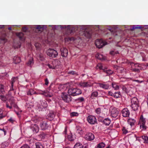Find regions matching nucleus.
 Masks as SVG:
<instances>
[{
	"label": "nucleus",
	"instance_id": "bb28decb",
	"mask_svg": "<svg viewBox=\"0 0 148 148\" xmlns=\"http://www.w3.org/2000/svg\"><path fill=\"white\" fill-rule=\"evenodd\" d=\"M85 36L87 38H90L91 36V33L90 32H86L84 34Z\"/></svg>",
	"mask_w": 148,
	"mask_h": 148
},
{
	"label": "nucleus",
	"instance_id": "338daca9",
	"mask_svg": "<svg viewBox=\"0 0 148 148\" xmlns=\"http://www.w3.org/2000/svg\"><path fill=\"white\" fill-rule=\"evenodd\" d=\"M2 56V51L1 50H0V58Z\"/></svg>",
	"mask_w": 148,
	"mask_h": 148
},
{
	"label": "nucleus",
	"instance_id": "ea45409f",
	"mask_svg": "<svg viewBox=\"0 0 148 148\" xmlns=\"http://www.w3.org/2000/svg\"><path fill=\"white\" fill-rule=\"evenodd\" d=\"M0 99L1 100L4 102H5L7 100L6 97L4 96L1 95H0Z\"/></svg>",
	"mask_w": 148,
	"mask_h": 148
},
{
	"label": "nucleus",
	"instance_id": "680f3d73",
	"mask_svg": "<svg viewBox=\"0 0 148 148\" xmlns=\"http://www.w3.org/2000/svg\"><path fill=\"white\" fill-rule=\"evenodd\" d=\"M27 30V28L25 27H23L22 28V31L24 32H26Z\"/></svg>",
	"mask_w": 148,
	"mask_h": 148
},
{
	"label": "nucleus",
	"instance_id": "b1692460",
	"mask_svg": "<svg viewBox=\"0 0 148 148\" xmlns=\"http://www.w3.org/2000/svg\"><path fill=\"white\" fill-rule=\"evenodd\" d=\"M76 129L77 130V133L80 134H83V132L81 127L77 126L76 127Z\"/></svg>",
	"mask_w": 148,
	"mask_h": 148
},
{
	"label": "nucleus",
	"instance_id": "8fccbe9b",
	"mask_svg": "<svg viewBox=\"0 0 148 148\" xmlns=\"http://www.w3.org/2000/svg\"><path fill=\"white\" fill-rule=\"evenodd\" d=\"M69 74H70L72 75H77V73L75 71H71L69 72Z\"/></svg>",
	"mask_w": 148,
	"mask_h": 148
},
{
	"label": "nucleus",
	"instance_id": "f257e3e1",
	"mask_svg": "<svg viewBox=\"0 0 148 148\" xmlns=\"http://www.w3.org/2000/svg\"><path fill=\"white\" fill-rule=\"evenodd\" d=\"M68 93L70 96H74L81 94L82 92L79 89L70 87L68 88Z\"/></svg>",
	"mask_w": 148,
	"mask_h": 148
},
{
	"label": "nucleus",
	"instance_id": "4c0bfd02",
	"mask_svg": "<svg viewBox=\"0 0 148 148\" xmlns=\"http://www.w3.org/2000/svg\"><path fill=\"white\" fill-rule=\"evenodd\" d=\"M0 133L2 135H5L6 134V131L4 128H0Z\"/></svg>",
	"mask_w": 148,
	"mask_h": 148
},
{
	"label": "nucleus",
	"instance_id": "774afa93",
	"mask_svg": "<svg viewBox=\"0 0 148 148\" xmlns=\"http://www.w3.org/2000/svg\"><path fill=\"white\" fill-rule=\"evenodd\" d=\"M39 57L40 58V60H42L43 59V58L42 56L40 55L39 56Z\"/></svg>",
	"mask_w": 148,
	"mask_h": 148
},
{
	"label": "nucleus",
	"instance_id": "c85d7f7f",
	"mask_svg": "<svg viewBox=\"0 0 148 148\" xmlns=\"http://www.w3.org/2000/svg\"><path fill=\"white\" fill-rule=\"evenodd\" d=\"M105 146V144L103 142H101L98 144L95 148H102Z\"/></svg>",
	"mask_w": 148,
	"mask_h": 148
},
{
	"label": "nucleus",
	"instance_id": "a18cd8bd",
	"mask_svg": "<svg viewBox=\"0 0 148 148\" xmlns=\"http://www.w3.org/2000/svg\"><path fill=\"white\" fill-rule=\"evenodd\" d=\"M45 134L43 132H41V134L39 135V136L41 138H45Z\"/></svg>",
	"mask_w": 148,
	"mask_h": 148
},
{
	"label": "nucleus",
	"instance_id": "aec40b11",
	"mask_svg": "<svg viewBox=\"0 0 148 148\" xmlns=\"http://www.w3.org/2000/svg\"><path fill=\"white\" fill-rule=\"evenodd\" d=\"M14 63L15 64L19 63L21 61V59L19 57H15L14 58Z\"/></svg>",
	"mask_w": 148,
	"mask_h": 148
},
{
	"label": "nucleus",
	"instance_id": "7ed1b4c3",
	"mask_svg": "<svg viewBox=\"0 0 148 148\" xmlns=\"http://www.w3.org/2000/svg\"><path fill=\"white\" fill-rule=\"evenodd\" d=\"M146 123V119L144 118L142 115H141L140 117L138 124L140 125V127L142 130H145L147 128V127L145 125Z\"/></svg>",
	"mask_w": 148,
	"mask_h": 148
},
{
	"label": "nucleus",
	"instance_id": "72a5a7b5",
	"mask_svg": "<svg viewBox=\"0 0 148 148\" xmlns=\"http://www.w3.org/2000/svg\"><path fill=\"white\" fill-rule=\"evenodd\" d=\"M103 71L106 72L108 75L111 74L113 73L112 71L110 70H107L106 69H103Z\"/></svg>",
	"mask_w": 148,
	"mask_h": 148
},
{
	"label": "nucleus",
	"instance_id": "37998d69",
	"mask_svg": "<svg viewBox=\"0 0 148 148\" xmlns=\"http://www.w3.org/2000/svg\"><path fill=\"white\" fill-rule=\"evenodd\" d=\"M38 109L39 111H43L46 110V109H44L43 106H42L41 105H39V106L38 107Z\"/></svg>",
	"mask_w": 148,
	"mask_h": 148
},
{
	"label": "nucleus",
	"instance_id": "bf43d9fd",
	"mask_svg": "<svg viewBox=\"0 0 148 148\" xmlns=\"http://www.w3.org/2000/svg\"><path fill=\"white\" fill-rule=\"evenodd\" d=\"M15 103L14 100H12L10 101V104L11 106H12Z\"/></svg>",
	"mask_w": 148,
	"mask_h": 148
},
{
	"label": "nucleus",
	"instance_id": "5701e85b",
	"mask_svg": "<svg viewBox=\"0 0 148 148\" xmlns=\"http://www.w3.org/2000/svg\"><path fill=\"white\" fill-rule=\"evenodd\" d=\"M16 34L19 37L20 40L23 39L24 34L22 32H17L16 33Z\"/></svg>",
	"mask_w": 148,
	"mask_h": 148
},
{
	"label": "nucleus",
	"instance_id": "2eb2a0df",
	"mask_svg": "<svg viewBox=\"0 0 148 148\" xmlns=\"http://www.w3.org/2000/svg\"><path fill=\"white\" fill-rule=\"evenodd\" d=\"M79 85L82 87H87L90 86V85L88 82H81L79 84Z\"/></svg>",
	"mask_w": 148,
	"mask_h": 148
},
{
	"label": "nucleus",
	"instance_id": "412c9836",
	"mask_svg": "<svg viewBox=\"0 0 148 148\" xmlns=\"http://www.w3.org/2000/svg\"><path fill=\"white\" fill-rule=\"evenodd\" d=\"M103 123L106 125H109L110 123V120L108 118L105 119L103 121Z\"/></svg>",
	"mask_w": 148,
	"mask_h": 148
},
{
	"label": "nucleus",
	"instance_id": "6ab92c4d",
	"mask_svg": "<svg viewBox=\"0 0 148 148\" xmlns=\"http://www.w3.org/2000/svg\"><path fill=\"white\" fill-rule=\"evenodd\" d=\"M128 122L131 126H132L134 125L136 122V121L134 119H129L128 120Z\"/></svg>",
	"mask_w": 148,
	"mask_h": 148
},
{
	"label": "nucleus",
	"instance_id": "69168bd1",
	"mask_svg": "<svg viewBox=\"0 0 148 148\" xmlns=\"http://www.w3.org/2000/svg\"><path fill=\"white\" fill-rule=\"evenodd\" d=\"M110 96H113V94L114 93H113L111 91H109L108 92Z\"/></svg>",
	"mask_w": 148,
	"mask_h": 148
},
{
	"label": "nucleus",
	"instance_id": "6e6d98bb",
	"mask_svg": "<svg viewBox=\"0 0 148 148\" xmlns=\"http://www.w3.org/2000/svg\"><path fill=\"white\" fill-rule=\"evenodd\" d=\"M132 71L135 72H137V73H139L140 72V70L139 69H133Z\"/></svg>",
	"mask_w": 148,
	"mask_h": 148
},
{
	"label": "nucleus",
	"instance_id": "393cba45",
	"mask_svg": "<svg viewBox=\"0 0 148 148\" xmlns=\"http://www.w3.org/2000/svg\"><path fill=\"white\" fill-rule=\"evenodd\" d=\"M144 140V143H148V137L147 136H143L140 137Z\"/></svg>",
	"mask_w": 148,
	"mask_h": 148
},
{
	"label": "nucleus",
	"instance_id": "473e14b6",
	"mask_svg": "<svg viewBox=\"0 0 148 148\" xmlns=\"http://www.w3.org/2000/svg\"><path fill=\"white\" fill-rule=\"evenodd\" d=\"M121 96L120 92H115L113 94V96L114 97L117 98H119Z\"/></svg>",
	"mask_w": 148,
	"mask_h": 148
},
{
	"label": "nucleus",
	"instance_id": "ddd939ff",
	"mask_svg": "<svg viewBox=\"0 0 148 148\" xmlns=\"http://www.w3.org/2000/svg\"><path fill=\"white\" fill-rule=\"evenodd\" d=\"M59 26L61 28H67V29L71 31V32H73V31L75 30V28L73 27L71 28V26L70 25H63L62 26L61 25H60Z\"/></svg>",
	"mask_w": 148,
	"mask_h": 148
},
{
	"label": "nucleus",
	"instance_id": "9b49d317",
	"mask_svg": "<svg viewBox=\"0 0 148 148\" xmlns=\"http://www.w3.org/2000/svg\"><path fill=\"white\" fill-rule=\"evenodd\" d=\"M60 51L62 56L65 57L67 56L68 53V51L66 48L62 47L61 48Z\"/></svg>",
	"mask_w": 148,
	"mask_h": 148
},
{
	"label": "nucleus",
	"instance_id": "c9c22d12",
	"mask_svg": "<svg viewBox=\"0 0 148 148\" xmlns=\"http://www.w3.org/2000/svg\"><path fill=\"white\" fill-rule=\"evenodd\" d=\"M33 64V59H30L28 62L27 63V64L28 66H31Z\"/></svg>",
	"mask_w": 148,
	"mask_h": 148
},
{
	"label": "nucleus",
	"instance_id": "6e6552de",
	"mask_svg": "<svg viewBox=\"0 0 148 148\" xmlns=\"http://www.w3.org/2000/svg\"><path fill=\"white\" fill-rule=\"evenodd\" d=\"M40 127L41 130H45L48 128L49 124L48 122L45 121H43L40 122Z\"/></svg>",
	"mask_w": 148,
	"mask_h": 148
},
{
	"label": "nucleus",
	"instance_id": "e2e57ef3",
	"mask_svg": "<svg viewBox=\"0 0 148 148\" xmlns=\"http://www.w3.org/2000/svg\"><path fill=\"white\" fill-rule=\"evenodd\" d=\"M14 90L13 88V84H11V86L10 88V90Z\"/></svg>",
	"mask_w": 148,
	"mask_h": 148
},
{
	"label": "nucleus",
	"instance_id": "1a4fd4ad",
	"mask_svg": "<svg viewBox=\"0 0 148 148\" xmlns=\"http://www.w3.org/2000/svg\"><path fill=\"white\" fill-rule=\"evenodd\" d=\"M121 112L122 116L125 117H128L130 115V111L127 108H125L123 109L122 110Z\"/></svg>",
	"mask_w": 148,
	"mask_h": 148
},
{
	"label": "nucleus",
	"instance_id": "dca6fc26",
	"mask_svg": "<svg viewBox=\"0 0 148 148\" xmlns=\"http://www.w3.org/2000/svg\"><path fill=\"white\" fill-rule=\"evenodd\" d=\"M32 130L34 133H37L39 130L38 126L35 124L32 125Z\"/></svg>",
	"mask_w": 148,
	"mask_h": 148
},
{
	"label": "nucleus",
	"instance_id": "4468645a",
	"mask_svg": "<svg viewBox=\"0 0 148 148\" xmlns=\"http://www.w3.org/2000/svg\"><path fill=\"white\" fill-rule=\"evenodd\" d=\"M55 116V115L54 113L53 112H50L46 116L47 119L49 120L50 121L53 120Z\"/></svg>",
	"mask_w": 148,
	"mask_h": 148
},
{
	"label": "nucleus",
	"instance_id": "864d4df0",
	"mask_svg": "<svg viewBox=\"0 0 148 148\" xmlns=\"http://www.w3.org/2000/svg\"><path fill=\"white\" fill-rule=\"evenodd\" d=\"M47 66L50 69H54L55 68L54 66H52L49 64H47Z\"/></svg>",
	"mask_w": 148,
	"mask_h": 148
},
{
	"label": "nucleus",
	"instance_id": "a211bd4d",
	"mask_svg": "<svg viewBox=\"0 0 148 148\" xmlns=\"http://www.w3.org/2000/svg\"><path fill=\"white\" fill-rule=\"evenodd\" d=\"M39 105H41L43 106V108L44 109H47V105L46 102L45 100L40 101V103H39Z\"/></svg>",
	"mask_w": 148,
	"mask_h": 148
},
{
	"label": "nucleus",
	"instance_id": "4d7b16f0",
	"mask_svg": "<svg viewBox=\"0 0 148 148\" xmlns=\"http://www.w3.org/2000/svg\"><path fill=\"white\" fill-rule=\"evenodd\" d=\"M134 66L135 67H140V64L138 63H136L134 64Z\"/></svg>",
	"mask_w": 148,
	"mask_h": 148
},
{
	"label": "nucleus",
	"instance_id": "c03bdc74",
	"mask_svg": "<svg viewBox=\"0 0 148 148\" xmlns=\"http://www.w3.org/2000/svg\"><path fill=\"white\" fill-rule=\"evenodd\" d=\"M70 115L71 117H73L74 116H77L78 115V114L76 112H71V114Z\"/></svg>",
	"mask_w": 148,
	"mask_h": 148
},
{
	"label": "nucleus",
	"instance_id": "f03ea898",
	"mask_svg": "<svg viewBox=\"0 0 148 148\" xmlns=\"http://www.w3.org/2000/svg\"><path fill=\"white\" fill-rule=\"evenodd\" d=\"M131 106L133 110L136 111L139 106L138 101L136 97H133L131 99Z\"/></svg>",
	"mask_w": 148,
	"mask_h": 148
},
{
	"label": "nucleus",
	"instance_id": "4be33fe9",
	"mask_svg": "<svg viewBox=\"0 0 148 148\" xmlns=\"http://www.w3.org/2000/svg\"><path fill=\"white\" fill-rule=\"evenodd\" d=\"M98 95V92H94L92 93L90 97L92 99H94L95 97H97Z\"/></svg>",
	"mask_w": 148,
	"mask_h": 148
},
{
	"label": "nucleus",
	"instance_id": "603ef678",
	"mask_svg": "<svg viewBox=\"0 0 148 148\" xmlns=\"http://www.w3.org/2000/svg\"><path fill=\"white\" fill-rule=\"evenodd\" d=\"M122 131L123 132V133L124 134H126L127 133V131L125 129V127H123L122 129Z\"/></svg>",
	"mask_w": 148,
	"mask_h": 148
},
{
	"label": "nucleus",
	"instance_id": "f8f14e48",
	"mask_svg": "<svg viewBox=\"0 0 148 148\" xmlns=\"http://www.w3.org/2000/svg\"><path fill=\"white\" fill-rule=\"evenodd\" d=\"M111 113L112 117L116 118L118 116L119 111L116 108H114L111 110Z\"/></svg>",
	"mask_w": 148,
	"mask_h": 148
},
{
	"label": "nucleus",
	"instance_id": "09e8293b",
	"mask_svg": "<svg viewBox=\"0 0 148 148\" xmlns=\"http://www.w3.org/2000/svg\"><path fill=\"white\" fill-rule=\"evenodd\" d=\"M3 113V111L2 110L0 109V119H2L3 117H5L4 116L2 115Z\"/></svg>",
	"mask_w": 148,
	"mask_h": 148
},
{
	"label": "nucleus",
	"instance_id": "a878e982",
	"mask_svg": "<svg viewBox=\"0 0 148 148\" xmlns=\"http://www.w3.org/2000/svg\"><path fill=\"white\" fill-rule=\"evenodd\" d=\"M42 25H36L35 27L39 31L42 32L43 30V28L42 27Z\"/></svg>",
	"mask_w": 148,
	"mask_h": 148
},
{
	"label": "nucleus",
	"instance_id": "423d86ee",
	"mask_svg": "<svg viewBox=\"0 0 148 148\" xmlns=\"http://www.w3.org/2000/svg\"><path fill=\"white\" fill-rule=\"evenodd\" d=\"M107 44V42H104L101 39L99 40L97 39L95 42V44L97 47L100 49L102 48L103 47Z\"/></svg>",
	"mask_w": 148,
	"mask_h": 148
},
{
	"label": "nucleus",
	"instance_id": "49530a36",
	"mask_svg": "<svg viewBox=\"0 0 148 148\" xmlns=\"http://www.w3.org/2000/svg\"><path fill=\"white\" fill-rule=\"evenodd\" d=\"M96 113L97 114H99L101 113V108H96L95 110Z\"/></svg>",
	"mask_w": 148,
	"mask_h": 148
},
{
	"label": "nucleus",
	"instance_id": "c756f323",
	"mask_svg": "<svg viewBox=\"0 0 148 148\" xmlns=\"http://www.w3.org/2000/svg\"><path fill=\"white\" fill-rule=\"evenodd\" d=\"M4 87V86L3 85L0 84V92L3 94H4L5 92Z\"/></svg>",
	"mask_w": 148,
	"mask_h": 148
},
{
	"label": "nucleus",
	"instance_id": "de8ad7c7",
	"mask_svg": "<svg viewBox=\"0 0 148 148\" xmlns=\"http://www.w3.org/2000/svg\"><path fill=\"white\" fill-rule=\"evenodd\" d=\"M16 77H14L11 79V84H14V83L17 80Z\"/></svg>",
	"mask_w": 148,
	"mask_h": 148
},
{
	"label": "nucleus",
	"instance_id": "5fc2aeb1",
	"mask_svg": "<svg viewBox=\"0 0 148 148\" xmlns=\"http://www.w3.org/2000/svg\"><path fill=\"white\" fill-rule=\"evenodd\" d=\"M96 57L99 60H101V57H102V56L101 54H97L96 55Z\"/></svg>",
	"mask_w": 148,
	"mask_h": 148
},
{
	"label": "nucleus",
	"instance_id": "e433bc0d",
	"mask_svg": "<svg viewBox=\"0 0 148 148\" xmlns=\"http://www.w3.org/2000/svg\"><path fill=\"white\" fill-rule=\"evenodd\" d=\"M112 86L115 90H117L119 88V86L116 83H112Z\"/></svg>",
	"mask_w": 148,
	"mask_h": 148
},
{
	"label": "nucleus",
	"instance_id": "2f4dec72",
	"mask_svg": "<svg viewBox=\"0 0 148 148\" xmlns=\"http://www.w3.org/2000/svg\"><path fill=\"white\" fill-rule=\"evenodd\" d=\"M83 146L82 144L77 143L75 145L73 148H83Z\"/></svg>",
	"mask_w": 148,
	"mask_h": 148
},
{
	"label": "nucleus",
	"instance_id": "13d9d810",
	"mask_svg": "<svg viewBox=\"0 0 148 148\" xmlns=\"http://www.w3.org/2000/svg\"><path fill=\"white\" fill-rule=\"evenodd\" d=\"M33 91V90H29V91L27 92V95H32L33 93H32V91Z\"/></svg>",
	"mask_w": 148,
	"mask_h": 148
},
{
	"label": "nucleus",
	"instance_id": "0eeeda50",
	"mask_svg": "<svg viewBox=\"0 0 148 148\" xmlns=\"http://www.w3.org/2000/svg\"><path fill=\"white\" fill-rule=\"evenodd\" d=\"M87 120L88 122L91 124H94L97 122L96 117L91 115L88 116Z\"/></svg>",
	"mask_w": 148,
	"mask_h": 148
},
{
	"label": "nucleus",
	"instance_id": "cd10ccee",
	"mask_svg": "<svg viewBox=\"0 0 148 148\" xmlns=\"http://www.w3.org/2000/svg\"><path fill=\"white\" fill-rule=\"evenodd\" d=\"M7 39L4 37L0 38V44H4L7 42Z\"/></svg>",
	"mask_w": 148,
	"mask_h": 148
},
{
	"label": "nucleus",
	"instance_id": "a19ab883",
	"mask_svg": "<svg viewBox=\"0 0 148 148\" xmlns=\"http://www.w3.org/2000/svg\"><path fill=\"white\" fill-rule=\"evenodd\" d=\"M103 67L102 65L100 64H97V66L96 68L97 69H99L100 70H103L105 69L103 68Z\"/></svg>",
	"mask_w": 148,
	"mask_h": 148
},
{
	"label": "nucleus",
	"instance_id": "f704fd0d",
	"mask_svg": "<svg viewBox=\"0 0 148 148\" xmlns=\"http://www.w3.org/2000/svg\"><path fill=\"white\" fill-rule=\"evenodd\" d=\"M141 28V25H133L132 26V28L131 29V30H133L135 29H140Z\"/></svg>",
	"mask_w": 148,
	"mask_h": 148
},
{
	"label": "nucleus",
	"instance_id": "58836bf2",
	"mask_svg": "<svg viewBox=\"0 0 148 148\" xmlns=\"http://www.w3.org/2000/svg\"><path fill=\"white\" fill-rule=\"evenodd\" d=\"M110 54L112 56H114L115 54H119V53L118 51H112L110 52Z\"/></svg>",
	"mask_w": 148,
	"mask_h": 148
},
{
	"label": "nucleus",
	"instance_id": "3c124183",
	"mask_svg": "<svg viewBox=\"0 0 148 148\" xmlns=\"http://www.w3.org/2000/svg\"><path fill=\"white\" fill-rule=\"evenodd\" d=\"M21 148H30V147L28 145L25 144L21 147Z\"/></svg>",
	"mask_w": 148,
	"mask_h": 148
},
{
	"label": "nucleus",
	"instance_id": "f3484780",
	"mask_svg": "<svg viewBox=\"0 0 148 148\" xmlns=\"http://www.w3.org/2000/svg\"><path fill=\"white\" fill-rule=\"evenodd\" d=\"M99 86L103 89H107L109 88V85L108 84H106L103 83H99L98 84Z\"/></svg>",
	"mask_w": 148,
	"mask_h": 148
},
{
	"label": "nucleus",
	"instance_id": "0e129e2a",
	"mask_svg": "<svg viewBox=\"0 0 148 148\" xmlns=\"http://www.w3.org/2000/svg\"><path fill=\"white\" fill-rule=\"evenodd\" d=\"M12 106H13V107L15 108H18V107L17 105L15 103Z\"/></svg>",
	"mask_w": 148,
	"mask_h": 148
},
{
	"label": "nucleus",
	"instance_id": "7c9ffc66",
	"mask_svg": "<svg viewBox=\"0 0 148 148\" xmlns=\"http://www.w3.org/2000/svg\"><path fill=\"white\" fill-rule=\"evenodd\" d=\"M36 148H44L43 146L41 143L39 142L35 143Z\"/></svg>",
	"mask_w": 148,
	"mask_h": 148
},
{
	"label": "nucleus",
	"instance_id": "052dcab7",
	"mask_svg": "<svg viewBox=\"0 0 148 148\" xmlns=\"http://www.w3.org/2000/svg\"><path fill=\"white\" fill-rule=\"evenodd\" d=\"M45 85H47L49 84V81L47 78H46L45 80Z\"/></svg>",
	"mask_w": 148,
	"mask_h": 148
},
{
	"label": "nucleus",
	"instance_id": "39448f33",
	"mask_svg": "<svg viewBox=\"0 0 148 148\" xmlns=\"http://www.w3.org/2000/svg\"><path fill=\"white\" fill-rule=\"evenodd\" d=\"M61 96L62 100L66 102L69 103L72 100L71 96L66 93L62 92Z\"/></svg>",
	"mask_w": 148,
	"mask_h": 148
},
{
	"label": "nucleus",
	"instance_id": "79ce46f5",
	"mask_svg": "<svg viewBox=\"0 0 148 148\" xmlns=\"http://www.w3.org/2000/svg\"><path fill=\"white\" fill-rule=\"evenodd\" d=\"M84 99L82 97L78 98L77 99H76L77 101H78L79 102H82L84 101Z\"/></svg>",
	"mask_w": 148,
	"mask_h": 148
},
{
	"label": "nucleus",
	"instance_id": "20e7f679",
	"mask_svg": "<svg viewBox=\"0 0 148 148\" xmlns=\"http://www.w3.org/2000/svg\"><path fill=\"white\" fill-rule=\"evenodd\" d=\"M46 53L48 56L52 58H56L58 55V53L57 51L53 49H48L46 51Z\"/></svg>",
	"mask_w": 148,
	"mask_h": 148
},
{
	"label": "nucleus",
	"instance_id": "9d476101",
	"mask_svg": "<svg viewBox=\"0 0 148 148\" xmlns=\"http://www.w3.org/2000/svg\"><path fill=\"white\" fill-rule=\"evenodd\" d=\"M85 138L87 140L91 141L95 138L94 135L91 133H88L86 134L85 136Z\"/></svg>",
	"mask_w": 148,
	"mask_h": 148
}]
</instances>
